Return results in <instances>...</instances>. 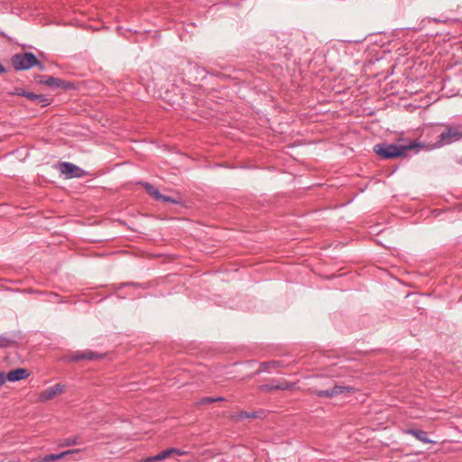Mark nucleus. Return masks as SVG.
Returning a JSON list of instances; mask_svg holds the SVG:
<instances>
[{"instance_id": "1", "label": "nucleus", "mask_w": 462, "mask_h": 462, "mask_svg": "<svg viewBox=\"0 0 462 462\" xmlns=\"http://www.w3.org/2000/svg\"><path fill=\"white\" fill-rule=\"evenodd\" d=\"M423 147V143H419L417 141L410 142L405 145H397L393 143H377L374 146V152L382 159L390 160L395 159L398 157H405L407 155V151L421 148Z\"/></svg>"}, {"instance_id": "2", "label": "nucleus", "mask_w": 462, "mask_h": 462, "mask_svg": "<svg viewBox=\"0 0 462 462\" xmlns=\"http://www.w3.org/2000/svg\"><path fill=\"white\" fill-rule=\"evenodd\" d=\"M460 140H462V124L448 125L446 130L439 135L437 146L441 147Z\"/></svg>"}, {"instance_id": "3", "label": "nucleus", "mask_w": 462, "mask_h": 462, "mask_svg": "<svg viewBox=\"0 0 462 462\" xmlns=\"http://www.w3.org/2000/svg\"><path fill=\"white\" fill-rule=\"evenodd\" d=\"M11 63L15 70H25L38 64V59L32 52L16 53L11 58Z\"/></svg>"}, {"instance_id": "4", "label": "nucleus", "mask_w": 462, "mask_h": 462, "mask_svg": "<svg viewBox=\"0 0 462 462\" xmlns=\"http://www.w3.org/2000/svg\"><path fill=\"white\" fill-rule=\"evenodd\" d=\"M356 392V389L352 386H344V385H334L330 389L327 390H314L312 393L321 398H333L341 393H354Z\"/></svg>"}, {"instance_id": "5", "label": "nucleus", "mask_w": 462, "mask_h": 462, "mask_svg": "<svg viewBox=\"0 0 462 462\" xmlns=\"http://www.w3.org/2000/svg\"><path fill=\"white\" fill-rule=\"evenodd\" d=\"M35 80L52 88L71 89L74 85L53 76L37 75Z\"/></svg>"}, {"instance_id": "6", "label": "nucleus", "mask_w": 462, "mask_h": 462, "mask_svg": "<svg viewBox=\"0 0 462 462\" xmlns=\"http://www.w3.org/2000/svg\"><path fill=\"white\" fill-rule=\"evenodd\" d=\"M104 355L93 352L91 350L76 351L71 355H68L64 357L67 362H80L83 360L92 361L103 358Z\"/></svg>"}, {"instance_id": "7", "label": "nucleus", "mask_w": 462, "mask_h": 462, "mask_svg": "<svg viewBox=\"0 0 462 462\" xmlns=\"http://www.w3.org/2000/svg\"><path fill=\"white\" fill-rule=\"evenodd\" d=\"M59 170L66 178H81L88 174L83 169L68 162H60L59 164Z\"/></svg>"}, {"instance_id": "8", "label": "nucleus", "mask_w": 462, "mask_h": 462, "mask_svg": "<svg viewBox=\"0 0 462 462\" xmlns=\"http://www.w3.org/2000/svg\"><path fill=\"white\" fill-rule=\"evenodd\" d=\"M65 390V385L61 383H56L42 392H41L38 395V400L41 402H45L49 400L53 399L55 396L62 393Z\"/></svg>"}, {"instance_id": "9", "label": "nucleus", "mask_w": 462, "mask_h": 462, "mask_svg": "<svg viewBox=\"0 0 462 462\" xmlns=\"http://www.w3.org/2000/svg\"><path fill=\"white\" fill-rule=\"evenodd\" d=\"M3 375L5 378V382H18L21 380L27 379L30 376V372L26 368L19 367L11 370L8 374L3 372Z\"/></svg>"}, {"instance_id": "10", "label": "nucleus", "mask_w": 462, "mask_h": 462, "mask_svg": "<svg viewBox=\"0 0 462 462\" xmlns=\"http://www.w3.org/2000/svg\"><path fill=\"white\" fill-rule=\"evenodd\" d=\"M294 387V383H288V382H282V383H274L268 384H262L259 386V390L263 393H268L274 390H291Z\"/></svg>"}, {"instance_id": "11", "label": "nucleus", "mask_w": 462, "mask_h": 462, "mask_svg": "<svg viewBox=\"0 0 462 462\" xmlns=\"http://www.w3.org/2000/svg\"><path fill=\"white\" fill-rule=\"evenodd\" d=\"M171 454L184 455L185 452L184 451H180V449H177V448H168V449H165V450L162 451L161 453H159V454H157L155 456L147 457L144 459V462H157V461H161V460H163V459L167 458Z\"/></svg>"}, {"instance_id": "12", "label": "nucleus", "mask_w": 462, "mask_h": 462, "mask_svg": "<svg viewBox=\"0 0 462 462\" xmlns=\"http://www.w3.org/2000/svg\"><path fill=\"white\" fill-rule=\"evenodd\" d=\"M80 451H81L80 449H69V450H66V451H63L59 454H49L42 457V462H53L58 459L63 458L69 455L79 453Z\"/></svg>"}, {"instance_id": "13", "label": "nucleus", "mask_w": 462, "mask_h": 462, "mask_svg": "<svg viewBox=\"0 0 462 462\" xmlns=\"http://www.w3.org/2000/svg\"><path fill=\"white\" fill-rule=\"evenodd\" d=\"M404 432L406 434H410V435L415 437L418 440L421 441L422 443H433L434 442L428 438L427 432L424 430H415V429H408Z\"/></svg>"}, {"instance_id": "14", "label": "nucleus", "mask_w": 462, "mask_h": 462, "mask_svg": "<svg viewBox=\"0 0 462 462\" xmlns=\"http://www.w3.org/2000/svg\"><path fill=\"white\" fill-rule=\"evenodd\" d=\"M26 97L33 103L41 104L43 107L50 105V100L44 95L28 92Z\"/></svg>"}, {"instance_id": "15", "label": "nucleus", "mask_w": 462, "mask_h": 462, "mask_svg": "<svg viewBox=\"0 0 462 462\" xmlns=\"http://www.w3.org/2000/svg\"><path fill=\"white\" fill-rule=\"evenodd\" d=\"M140 184L145 189L146 192L151 197H152L155 200H160V198H162V193L157 188L148 182H140Z\"/></svg>"}, {"instance_id": "16", "label": "nucleus", "mask_w": 462, "mask_h": 462, "mask_svg": "<svg viewBox=\"0 0 462 462\" xmlns=\"http://www.w3.org/2000/svg\"><path fill=\"white\" fill-rule=\"evenodd\" d=\"M16 344L14 337L8 336L6 334L0 335V348L11 347Z\"/></svg>"}, {"instance_id": "17", "label": "nucleus", "mask_w": 462, "mask_h": 462, "mask_svg": "<svg viewBox=\"0 0 462 462\" xmlns=\"http://www.w3.org/2000/svg\"><path fill=\"white\" fill-rule=\"evenodd\" d=\"M79 438L78 436L66 438L63 439H60L58 443L59 448H65V447H70L77 444H79Z\"/></svg>"}, {"instance_id": "18", "label": "nucleus", "mask_w": 462, "mask_h": 462, "mask_svg": "<svg viewBox=\"0 0 462 462\" xmlns=\"http://www.w3.org/2000/svg\"><path fill=\"white\" fill-rule=\"evenodd\" d=\"M280 365L279 361H269V362H263L260 365V369L257 370L254 374H258L262 372L269 371L274 367H277Z\"/></svg>"}, {"instance_id": "19", "label": "nucleus", "mask_w": 462, "mask_h": 462, "mask_svg": "<svg viewBox=\"0 0 462 462\" xmlns=\"http://www.w3.org/2000/svg\"><path fill=\"white\" fill-rule=\"evenodd\" d=\"M254 413L249 411H240L239 413L233 415L232 419L235 420H244V419H254Z\"/></svg>"}, {"instance_id": "20", "label": "nucleus", "mask_w": 462, "mask_h": 462, "mask_svg": "<svg viewBox=\"0 0 462 462\" xmlns=\"http://www.w3.org/2000/svg\"><path fill=\"white\" fill-rule=\"evenodd\" d=\"M159 201L170 202V203H172V204H180L181 200H180V198H173V197H170V196H166V195H162V198H160Z\"/></svg>"}, {"instance_id": "21", "label": "nucleus", "mask_w": 462, "mask_h": 462, "mask_svg": "<svg viewBox=\"0 0 462 462\" xmlns=\"http://www.w3.org/2000/svg\"><path fill=\"white\" fill-rule=\"evenodd\" d=\"M213 402H215L214 397H203L198 402V404L207 405Z\"/></svg>"}, {"instance_id": "22", "label": "nucleus", "mask_w": 462, "mask_h": 462, "mask_svg": "<svg viewBox=\"0 0 462 462\" xmlns=\"http://www.w3.org/2000/svg\"><path fill=\"white\" fill-rule=\"evenodd\" d=\"M26 93H28V91H25L21 88H15L14 90L11 94L26 97Z\"/></svg>"}, {"instance_id": "23", "label": "nucleus", "mask_w": 462, "mask_h": 462, "mask_svg": "<svg viewBox=\"0 0 462 462\" xmlns=\"http://www.w3.org/2000/svg\"><path fill=\"white\" fill-rule=\"evenodd\" d=\"M254 413V419H256V418H262L264 414V412L263 411H253Z\"/></svg>"}, {"instance_id": "24", "label": "nucleus", "mask_w": 462, "mask_h": 462, "mask_svg": "<svg viewBox=\"0 0 462 462\" xmlns=\"http://www.w3.org/2000/svg\"><path fill=\"white\" fill-rule=\"evenodd\" d=\"M34 67H37L40 70H44V65L38 60V64H35Z\"/></svg>"}, {"instance_id": "25", "label": "nucleus", "mask_w": 462, "mask_h": 462, "mask_svg": "<svg viewBox=\"0 0 462 462\" xmlns=\"http://www.w3.org/2000/svg\"><path fill=\"white\" fill-rule=\"evenodd\" d=\"M5 378L3 375V372H0V386L5 384Z\"/></svg>"}, {"instance_id": "26", "label": "nucleus", "mask_w": 462, "mask_h": 462, "mask_svg": "<svg viewBox=\"0 0 462 462\" xmlns=\"http://www.w3.org/2000/svg\"><path fill=\"white\" fill-rule=\"evenodd\" d=\"M6 72V69L0 63V75Z\"/></svg>"}, {"instance_id": "27", "label": "nucleus", "mask_w": 462, "mask_h": 462, "mask_svg": "<svg viewBox=\"0 0 462 462\" xmlns=\"http://www.w3.org/2000/svg\"><path fill=\"white\" fill-rule=\"evenodd\" d=\"M215 402L226 401L224 397H214Z\"/></svg>"}]
</instances>
